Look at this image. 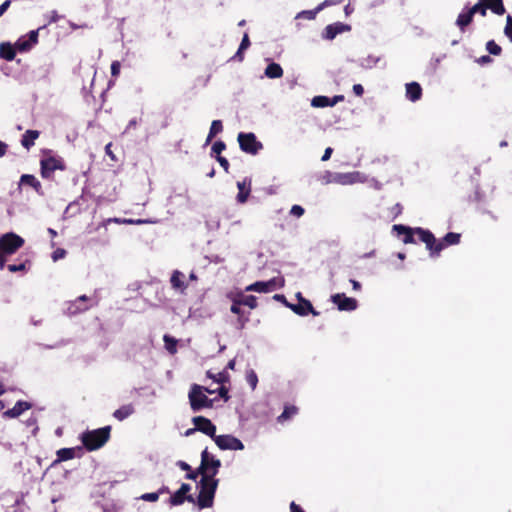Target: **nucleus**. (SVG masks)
Segmentation results:
<instances>
[{
  "mask_svg": "<svg viewBox=\"0 0 512 512\" xmlns=\"http://www.w3.org/2000/svg\"><path fill=\"white\" fill-rule=\"evenodd\" d=\"M112 143H108L106 146H105V153L106 155H108L112 160H116L115 158V155L114 153L112 152Z\"/></svg>",
  "mask_w": 512,
  "mask_h": 512,
  "instance_id": "nucleus-59",
  "label": "nucleus"
},
{
  "mask_svg": "<svg viewBox=\"0 0 512 512\" xmlns=\"http://www.w3.org/2000/svg\"><path fill=\"white\" fill-rule=\"evenodd\" d=\"M204 387L194 384L192 385L190 392H189V402L191 409L194 412L200 411L203 408H212L213 407V399L208 398L204 394Z\"/></svg>",
  "mask_w": 512,
  "mask_h": 512,
  "instance_id": "nucleus-6",
  "label": "nucleus"
},
{
  "mask_svg": "<svg viewBox=\"0 0 512 512\" xmlns=\"http://www.w3.org/2000/svg\"><path fill=\"white\" fill-rule=\"evenodd\" d=\"M30 266H31V261L28 259H25L24 261H22L18 264H8L5 267H7L9 272L16 273V272H26Z\"/></svg>",
  "mask_w": 512,
  "mask_h": 512,
  "instance_id": "nucleus-34",
  "label": "nucleus"
},
{
  "mask_svg": "<svg viewBox=\"0 0 512 512\" xmlns=\"http://www.w3.org/2000/svg\"><path fill=\"white\" fill-rule=\"evenodd\" d=\"M82 447H72V448H61L56 452L57 458L52 463V466L57 465L60 462L68 461L76 457L77 452H81Z\"/></svg>",
  "mask_w": 512,
  "mask_h": 512,
  "instance_id": "nucleus-20",
  "label": "nucleus"
},
{
  "mask_svg": "<svg viewBox=\"0 0 512 512\" xmlns=\"http://www.w3.org/2000/svg\"><path fill=\"white\" fill-rule=\"evenodd\" d=\"M240 149L247 154L256 155L263 149V144L252 132H240L237 136Z\"/></svg>",
  "mask_w": 512,
  "mask_h": 512,
  "instance_id": "nucleus-7",
  "label": "nucleus"
},
{
  "mask_svg": "<svg viewBox=\"0 0 512 512\" xmlns=\"http://www.w3.org/2000/svg\"><path fill=\"white\" fill-rule=\"evenodd\" d=\"M60 16L57 11L53 10L47 15V25L58 22Z\"/></svg>",
  "mask_w": 512,
  "mask_h": 512,
  "instance_id": "nucleus-50",
  "label": "nucleus"
},
{
  "mask_svg": "<svg viewBox=\"0 0 512 512\" xmlns=\"http://www.w3.org/2000/svg\"><path fill=\"white\" fill-rule=\"evenodd\" d=\"M422 96V88L417 82H410L406 84V97L412 101H418Z\"/></svg>",
  "mask_w": 512,
  "mask_h": 512,
  "instance_id": "nucleus-26",
  "label": "nucleus"
},
{
  "mask_svg": "<svg viewBox=\"0 0 512 512\" xmlns=\"http://www.w3.org/2000/svg\"><path fill=\"white\" fill-rule=\"evenodd\" d=\"M321 10H318V6L313 9V10H304V11H301L300 13L297 14L296 18L297 19H300V18H305V19H308V20H313L315 19L317 13H319Z\"/></svg>",
  "mask_w": 512,
  "mask_h": 512,
  "instance_id": "nucleus-43",
  "label": "nucleus"
},
{
  "mask_svg": "<svg viewBox=\"0 0 512 512\" xmlns=\"http://www.w3.org/2000/svg\"><path fill=\"white\" fill-rule=\"evenodd\" d=\"M19 185H28L32 187L38 195H44L40 181L32 174H23L20 177Z\"/></svg>",
  "mask_w": 512,
  "mask_h": 512,
  "instance_id": "nucleus-21",
  "label": "nucleus"
},
{
  "mask_svg": "<svg viewBox=\"0 0 512 512\" xmlns=\"http://www.w3.org/2000/svg\"><path fill=\"white\" fill-rule=\"evenodd\" d=\"M311 105L317 108L332 106L331 98L327 96H315L311 101Z\"/></svg>",
  "mask_w": 512,
  "mask_h": 512,
  "instance_id": "nucleus-36",
  "label": "nucleus"
},
{
  "mask_svg": "<svg viewBox=\"0 0 512 512\" xmlns=\"http://www.w3.org/2000/svg\"><path fill=\"white\" fill-rule=\"evenodd\" d=\"M40 174L43 179L53 180L56 170H66V164L62 157L53 154L50 149L41 151Z\"/></svg>",
  "mask_w": 512,
  "mask_h": 512,
  "instance_id": "nucleus-2",
  "label": "nucleus"
},
{
  "mask_svg": "<svg viewBox=\"0 0 512 512\" xmlns=\"http://www.w3.org/2000/svg\"><path fill=\"white\" fill-rule=\"evenodd\" d=\"M277 288V279L272 278L269 281H257L246 287V291H255L258 293H267Z\"/></svg>",
  "mask_w": 512,
  "mask_h": 512,
  "instance_id": "nucleus-18",
  "label": "nucleus"
},
{
  "mask_svg": "<svg viewBox=\"0 0 512 512\" xmlns=\"http://www.w3.org/2000/svg\"><path fill=\"white\" fill-rule=\"evenodd\" d=\"M44 27H46V25L36 30H31L28 34L21 36L15 42L18 52L22 53L31 50V48L38 43L39 30Z\"/></svg>",
  "mask_w": 512,
  "mask_h": 512,
  "instance_id": "nucleus-12",
  "label": "nucleus"
},
{
  "mask_svg": "<svg viewBox=\"0 0 512 512\" xmlns=\"http://www.w3.org/2000/svg\"><path fill=\"white\" fill-rule=\"evenodd\" d=\"M31 408V404L26 401H17L13 408L8 409L4 412V416L7 418H16L20 416L24 411Z\"/></svg>",
  "mask_w": 512,
  "mask_h": 512,
  "instance_id": "nucleus-24",
  "label": "nucleus"
},
{
  "mask_svg": "<svg viewBox=\"0 0 512 512\" xmlns=\"http://www.w3.org/2000/svg\"><path fill=\"white\" fill-rule=\"evenodd\" d=\"M505 36L512 42V16L506 17V25L504 27Z\"/></svg>",
  "mask_w": 512,
  "mask_h": 512,
  "instance_id": "nucleus-45",
  "label": "nucleus"
},
{
  "mask_svg": "<svg viewBox=\"0 0 512 512\" xmlns=\"http://www.w3.org/2000/svg\"><path fill=\"white\" fill-rule=\"evenodd\" d=\"M140 499L143 501H148V502H156L159 499V493H157V492L145 493L140 496Z\"/></svg>",
  "mask_w": 512,
  "mask_h": 512,
  "instance_id": "nucleus-47",
  "label": "nucleus"
},
{
  "mask_svg": "<svg viewBox=\"0 0 512 512\" xmlns=\"http://www.w3.org/2000/svg\"><path fill=\"white\" fill-rule=\"evenodd\" d=\"M217 162L220 164V166L224 169L226 173L229 172V162L228 160L223 156H216Z\"/></svg>",
  "mask_w": 512,
  "mask_h": 512,
  "instance_id": "nucleus-53",
  "label": "nucleus"
},
{
  "mask_svg": "<svg viewBox=\"0 0 512 512\" xmlns=\"http://www.w3.org/2000/svg\"><path fill=\"white\" fill-rule=\"evenodd\" d=\"M110 434L111 426H105L83 432L80 436V440L88 451H95L103 447L108 442Z\"/></svg>",
  "mask_w": 512,
  "mask_h": 512,
  "instance_id": "nucleus-3",
  "label": "nucleus"
},
{
  "mask_svg": "<svg viewBox=\"0 0 512 512\" xmlns=\"http://www.w3.org/2000/svg\"><path fill=\"white\" fill-rule=\"evenodd\" d=\"M16 45L11 44L10 42H1L0 43V58L6 61H12L15 59L17 52Z\"/></svg>",
  "mask_w": 512,
  "mask_h": 512,
  "instance_id": "nucleus-23",
  "label": "nucleus"
},
{
  "mask_svg": "<svg viewBox=\"0 0 512 512\" xmlns=\"http://www.w3.org/2000/svg\"><path fill=\"white\" fill-rule=\"evenodd\" d=\"M213 440L221 450H243L244 444L232 435H215Z\"/></svg>",
  "mask_w": 512,
  "mask_h": 512,
  "instance_id": "nucleus-11",
  "label": "nucleus"
},
{
  "mask_svg": "<svg viewBox=\"0 0 512 512\" xmlns=\"http://www.w3.org/2000/svg\"><path fill=\"white\" fill-rule=\"evenodd\" d=\"M191 490V486L187 483H183L180 488L174 492L169 498V503L171 506H179L182 505L185 501L194 503V498L192 495H188Z\"/></svg>",
  "mask_w": 512,
  "mask_h": 512,
  "instance_id": "nucleus-13",
  "label": "nucleus"
},
{
  "mask_svg": "<svg viewBox=\"0 0 512 512\" xmlns=\"http://www.w3.org/2000/svg\"><path fill=\"white\" fill-rule=\"evenodd\" d=\"M353 92L356 96L361 97L364 94V88L361 84H354L353 85Z\"/></svg>",
  "mask_w": 512,
  "mask_h": 512,
  "instance_id": "nucleus-56",
  "label": "nucleus"
},
{
  "mask_svg": "<svg viewBox=\"0 0 512 512\" xmlns=\"http://www.w3.org/2000/svg\"><path fill=\"white\" fill-rule=\"evenodd\" d=\"M25 243V240L14 232L0 236V269L6 266L7 257L16 253Z\"/></svg>",
  "mask_w": 512,
  "mask_h": 512,
  "instance_id": "nucleus-4",
  "label": "nucleus"
},
{
  "mask_svg": "<svg viewBox=\"0 0 512 512\" xmlns=\"http://www.w3.org/2000/svg\"><path fill=\"white\" fill-rule=\"evenodd\" d=\"M344 100L343 95H335L333 98H331V104L332 106L336 105L338 102H341Z\"/></svg>",
  "mask_w": 512,
  "mask_h": 512,
  "instance_id": "nucleus-64",
  "label": "nucleus"
},
{
  "mask_svg": "<svg viewBox=\"0 0 512 512\" xmlns=\"http://www.w3.org/2000/svg\"><path fill=\"white\" fill-rule=\"evenodd\" d=\"M298 413V408L296 406H285L282 414L280 416H278V421L279 422H284L288 419H290L291 417H293L294 415H296Z\"/></svg>",
  "mask_w": 512,
  "mask_h": 512,
  "instance_id": "nucleus-37",
  "label": "nucleus"
},
{
  "mask_svg": "<svg viewBox=\"0 0 512 512\" xmlns=\"http://www.w3.org/2000/svg\"><path fill=\"white\" fill-rule=\"evenodd\" d=\"M192 423L195 426V430L202 432L212 439L216 435V426L211 422L210 419L204 416H195L192 419Z\"/></svg>",
  "mask_w": 512,
  "mask_h": 512,
  "instance_id": "nucleus-16",
  "label": "nucleus"
},
{
  "mask_svg": "<svg viewBox=\"0 0 512 512\" xmlns=\"http://www.w3.org/2000/svg\"><path fill=\"white\" fill-rule=\"evenodd\" d=\"M298 303L291 304L287 303L286 307L290 308L295 314L299 316H306L311 313L314 316H318L319 312L316 311L309 300L304 298L300 292L297 293Z\"/></svg>",
  "mask_w": 512,
  "mask_h": 512,
  "instance_id": "nucleus-9",
  "label": "nucleus"
},
{
  "mask_svg": "<svg viewBox=\"0 0 512 512\" xmlns=\"http://www.w3.org/2000/svg\"><path fill=\"white\" fill-rule=\"evenodd\" d=\"M246 381L250 385L251 389L254 390L258 384V376L253 369L246 372Z\"/></svg>",
  "mask_w": 512,
  "mask_h": 512,
  "instance_id": "nucleus-41",
  "label": "nucleus"
},
{
  "mask_svg": "<svg viewBox=\"0 0 512 512\" xmlns=\"http://www.w3.org/2000/svg\"><path fill=\"white\" fill-rule=\"evenodd\" d=\"M163 341L165 343V348L170 354H175L177 352V340L170 336L164 335Z\"/></svg>",
  "mask_w": 512,
  "mask_h": 512,
  "instance_id": "nucleus-38",
  "label": "nucleus"
},
{
  "mask_svg": "<svg viewBox=\"0 0 512 512\" xmlns=\"http://www.w3.org/2000/svg\"><path fill=\"white\" fill-rule=\"evenodd\" d=\"M184 278L185 276L182 272L175 270L170 278L172 288L184 292V290L187 288V285L184 282Z\"/></svg>",
  "mask_w": 512,
  "mask_h": 512,
  "instance_id": "nucleus-28",
  "label": "nucleus"
},
{
  "mask_svg": "<svg viewBox=\"0 0 512 512\" xmlns=\"http://www.w3.org/2000/svg\"><path fill=\"white\" fill-rule=\"evenodd\" d=\"M290 512H305V511L295 502H291Z\"/></svg>",
  "mask_w": 512,
  "mask_h": 512,
  "instance_id": "nucleus-62",
  "label": "nucleus"
},
{
  "mask_svg": "<svg viewBox=\"0 0 512 512\" xmlns=\"http://www.w3.org/2000/svg\"><path fill=\"white\" fill-rule=\"evenodd\" d=\"M343 0H325L318 5V10H323L325 7L338 5L342 3Z\"/></svg>",
  "mask_w": 512,
  "mask_h": 512,
  "instance_id": "nucleus-51",
  "label": "nucleus"
},
{
  "mask_svg": "<svg viewBox=\"0 0 512 512\" xmlns=\"http://www.w3.org/2000/svg\"><path fill=\"white\" fill-rule=\"evenodd\" d=\"M350 30V25L342 22H335L325 27L322 36L326 40H333L337 35L344 32H349Z\"/></svg>",
  "mask_w": 512,
  "mask_h": 512,
  "instance_id": "nucleus-17",
  "label": "nucleus"
},
{
  "mask_svg": "<svg viewBox=\"0 0 512 512\" xmlns=\"http://www.w3.org/2000/svg\"><path fill=\"white\" fill-rule=\"evenodd\" d=\"M226 149V144L219 140V141H216L212 148H211V152L212 154H216V156H220L221 152L224 151Z\"/></svg>",
  "mask_w": 512,
  "mask_h": 512,
  "instance_id": "nucleus-44",
  "label": "nucleus"
},
{
  "mask_svg": "<svg viewBox=\"0 0 512 512\" xmlns=\"http://www.w3.org/2000/svg\"><path fill=\"white\" fill-rule=\"evenodd\" d=\"M89 301L90 299L86 295L79 296L74 301L67 303L66 313L73 316L87 311L91 307Z\"/></svg>",
  "mask_w": 512,
  "mask_h": 512,
  "instance_id": "nucleus-15",
  "label": "nucleus"
},
{
  "mask_svg": "<svg viewBox=\"0 0 512 512\" xmlns=\"http://www.w3.org/2000/svg\"><path fill=\"white\" fill-rule=\"evenodd\" d=\"M223 131V124L221 120H213L210 126V130L206 139V144L212 141V139Z\"/></svg>",
  "mask_w": 512,
  "mask_h": 512,
  "instance_id": "nucleus-33",
  "label": "nucleus"
},
{
  "mask_svg": "<svg viewBox=\"0 0 512 512\" xmlns=\"http://www.w3.org/2000/svg\"><path fill=\"white\" fill-rule=\"evenodd\" d=\"M221 466V462L219 459H216L214 456L210 455L207 448L204 449L201 453V464L198 467V472L201 473L202 477L205 475L212 476L213 478L218 473V470Z\"/></svg>",
  "mask_w": 512,
  "mask_h": 512,
  "instance_id": "nucleus-8",
  "label": "nucleus"
},
{
  "mask_svg": "<svg viewBox=\"0 0 512 512\" xmlns=\"http://www.w3.org/2000/svg\"><path fill=\"white\" fill-rule=\"evenodd\" d=\"M67 252L65 249L63 248H57L56 250L53 251L52 253V259L54 261H58L62 258H64L66 256Z\"/></svg>",
  "mask_w": 512,
  "mask_h": 512,
  "instance_id": "nucleus-49",
  "label": "nucleus"
},
{
  "mask_svg": "<svg viewBox=\"0 0 512 512\" xmlns=\"http://www.w3.org/2000/svg\"><path fill=\"white\" fill-rule=\"evenodd\" d=\"M40 136V132L38 130H27L23 135L21 139V145L29 150L31 147L34 146L35 140L38 139Z\"/></svg>",
  "mask_w": 512,
  "mask_h": 512,
  "instance_id": "nucleus-27",
  "label": "nucleus"
},
{
  "mask_svg": "<svg viewBox=\"0 0 512 512\" xmlns=\"http://www.w3.org/2000/svg\"><path fill=\"white\" fill-rule=\"evenodd\" d=\"M469 10L473 14V16L476 13H479L481 16L484 17V16H486V13H487V10L485 8L483 0H478V2L474 6L470 7Z\"/></svg>",
  "mask_w": 512,
  "mask_h": 512,
  "instance_id": "nucleus-42",
  "label": "nucleus"
},
{
  "mask_svg": "<svg viewBox=\"0 0 512 512\" xmlns=\"http://www.w3.org/2000/svg\"><path fill=\"white\" fill-rule=\"evenodd\" d=\"M473 17L474 16L469 9L462 11L457 17L456 25L461 31H465V28L472 23Z\"/></svg>",
  "mask_w": 512,
  "mask_h": 512,
  "instance_id": "nucleus-31",
  "label": "nucleus"
},
{
  "mask_svg": "<svg viewBox=\"0 0 512 512\" xmlns=\"http://www.w3.org/2000/svg\"><path fill=\"white\" fill-rule=\"evenodd\" d=\"M250 46V40L247 33L244 34L242 41L240 43V50H246Z\"/></svg>",
  "mask_w": 512,
  "mask_h": 512,
  "instance_id": "nucleus-55",
  "label": "nucleus"
},
{
  "mask_svg": "<svg viewBox=\"0 0 512 512\" xmlns=\"http://www.w3.org/2000/svg\"><path fill=\"white\" fill-rule=\"evenodd\" d=\"M135 412L133 404H126L114 411L113 417L118 421H123Z\"/></svg>",
  "mask_w": 512,
  "mask_h": 512,
  "instance_id": "nucleus-30",
  "label": "nucleus"
},
{
  "mask_svg": "<svg viewBox=\"0 0 512 512\" xmlns=\"http://www.w3.org/2000/svg\"><path fill=\"white\" fill-rule=\"evenodd\" d=\"M241 304L237 298H234L232 301V305L230 307V311L236 315H238V326L240 329H243L246 323L249 321V315H244V311L241 309Z\"/></svg>",
  "mask_w": 512,
  "mask_h": 512,
  "instance_id": "nucleus-22",
  "label": "nucleus"
},
{
  "mask_svg": "<svg viewBox=\"0 0 512 512\" xmlns=\"http://www.w3.org/2000/svg\"><path fill=\"white\" fill-rule=\"evenodd\" d=\"M393 230L396 231L398 235H404L403 242L405 244L416 243L414 235L417 234V228H411L402 224H396L393 225Z\"/></svg>",
  "mask_w": 512,
  "mask_h": 512,
  "instance_id": "nucleus-19",
  "label": "nucleus"
},
{
  "mask_svg": "<svg viewBox=\"0 0 512 512\" xmlns=\"http://www.w3.org/2000/svg\"><path fill=\"white\" fill-rule=\"evenodd\" d=\"M112 221L116 222V223H128V224H143V223H147L148 222L147 220H142V219H137V220L124 219V220H120L118 218L108 219L106 222L110 223Z\"/></svg>",
  "mask_w": 512,
  "mask_h": 512,
  "instance_id": "nucleus-46",
  "label": "nucleus"
},
{
  "mask_svg": "<svg viewBox=\"0 0 512 512\" xmlns=\"http://www.w3.org/2000/svg\"><path fill=\"white\" fill-rule=\"evenodd\" d=\"M241 305L248 306L250 309L257 307V298L253 295H246L237 298Z\"/></svg>",
  "mask_w": 512,
  "mask_h": 512,
  "instance_id": "nucleus-39",
  "label": "nucleus"
},
{
  "mask_svg": "<svg viewBox=\"0 0 512 512\" xmlns=\"http://www.w3.org/2000/svg\"><path fill=\"white\" fill-rule=\"evenodd\" d=\"M177 465L183 471H190L191 470V466L188 463L184 462V461H178Z\"/></svg>",
  "mask_w": 512,
  "mask_h": 512,
  "instance_id": "nucleus-61",
  "label": "nucleus"
},
{
  "mask_svg": "<svg viewBox=\"0 0 512 512\" xmlns=\"http://www.w3.org/2000/svg\"><path fill=\"white\" fill-rule=\"evenodd\" d=\"M217 486V479L204 474L200 480V491L197 497V505L200 509L212 507Z\"/></svg>",
  "mask_w": 512,
  "mask_h": 512,
  "instance_id": "nucleus-5",
  "label": "nucleus"
},
{
  "mask_svg": "<svg viewBox=\"0 0 512 512\" xmlns=\"http://www.w3.org/2000/svg\"><path fill=\"white\" fill-rule=\"evenodd\" d=\"M305 213V210L302 206L300 205H293L290 209V214L293 215V216H296V217H301L303 216Z\"/></svg>",
  "mask_w": 512,
  "mask_h": 512,
  "instance_id": "nucleus-48",
  "label": "nucleus"
},
{
  "mask_svg": "<svg viewBox=\"0 0 512 512\" xmlns=\"http://www.w3.org/2000/svg\"><path fill=\"white\" fill-rule=\"evenodd\" d=\"M265 76L270 79L281 78L283 76V69L278 63L272 62L266 67Z\"/></svg>",
  "mask_w": 512,
  "mask_h": 512,
  "instance_id": "nucleus-32",
  "label": "nucleus"
},
{
  "mask_svg": "<svg viewBox=\"0 0 512 512\" xmlns=\"http://www.w3.org/2000/svg\"><path fill=\"white\" fill-rule=\"evenodd\" d=\"M10 5H11V0H5L0 5V17L7 11V9L10 7Z\"/></svg>",
  "mask_w": 512,
  "mask_h": 512,
  "instance_id": "nucleus-57",
  "label": "nucleus"
},
{
  "mask_svg": "<svg viewBox=\"0 0 512 512\" xmlns=\"http://www.w3.org/2000/svg\"><path fill=\"white\" fill-rule=\"evenodd\" d=\"M491 61L492 59L489 55H483L478 59V63L480 64L490 63Z\"/></svg>",
  "mask_w": 512,
  "mask_h": 512,
  "instance_id": "nucleus-63",
  "label": "nucleus"
},
{
  "mask_svg": "<svg viewBox=\"0 0 512 512\" xmlns=\"http://www.w3.org/2000/svg\"><path fill=\"white\" fill-rule=\"evenodd\" d=\"M486 50L494 56H499L502 53V48L494 41L489 40L486 43Z\"/></svg>",
  "mask_w": 512,
  "mask_h": 512,
  "instance_id": "nucleus-40",
  "label": "nucleus"
},
{
  "mask_svg": "<svg viewBox=\"0 0 512 512\" xmlns=\"http://www.w3.org/2000/svg\"><path fill=\"white\" fill-rule=\"evenodd\" d=\"M188 473L186 474V479H189V480H196L198 475L201 474L200 472H198V469L195 470V471H187Z\"/></svg>",
  "mask_w": 512,
  "mask_h": 512,
  "instance_id": "nucleus-58",
  "label": "nucleus"
},
{
  "mask_svg": "<svg viewBox=\"0 0 512 512\" xmlns=\"http://www.w3.org/2000/svg\"><path fill=\"white\" fill-rule=\"evenodd\" d=\"M367 178L359 171H352L347 173H335L332 181L341 185H352L355 183H364Z\"/></svg>",
  "mask_w": 512,
  "mask_h": 512,
  "instance_id": "nucleus-10",
  "label": "nucleus"
},
{
  "mask_svg": "<svg viewBox=\"0 0 512 512\" xmlns=\"http://www.w3.org/2000/svg\"><path fill=\"white\" fill-rule=\"evenodd\" d=\"M331 301L340 311H353L358 306V302L355 298L347 297L344 293L332 295Z\"/></svg>",
  "mask_w": 512,
  "mask_h": 512,
  "instance_id": "nucleus-14",
  "label": "nucleus"
},
{
  "mask_svg": "<svg viewBox=\"0 0 512 512\" xmlns=\"http://www.w3.org/2000/svg\"><path fill=\"white\" fill-rule=\"evenodd\" d=\"M207 377L213 379L215 382L224 385L230 381V375L226 370H223L217 374H213L207 371Z\"/></svg>",
  "mask_w": 512,
  "mask_h": 512,
  "instance_id": "nucleus-35",
  "label": "nucleus"
},
{
  "mask_svg": "<svg viewBox=\"0 0 512 512\" xmlns=\"http://www.w3.org/2000/svg\"><path fill=\"white\" fill-rule=\"evenodd\" d=\"M217 392L219 394V396L224 399L225 401H227L230 396H229V390L226 386L224 385H221L218 389H217Z\"/></svg>",
  "mask_w": 512,
  "mask_h": 512,
  "instance_id": "nucleus-52",
  "label": "nucleus"
},
{
  "mask_svg": "<svg viewBox=\"0 0 512 512\" xmlns=\"http://www.w3.org/2000/svg\"><path fill=\"white\" fill-rule=\"evenodd\" d=\"M121 64L119 61H113L111 64V75L117 77L120 74Z\"/></svg>",
  "mask_w": 512,
  "mask_h": 512,
  "instance_id": "nucleus-54",
  "label": "nucleus"
},
{
  "mask_svg": "<svg viewBox=\"0 0 512 512\" xmlns=\"http://www.w3.org/2000/svg\"><path fill=\"white\" fill-rule=\"evenodd\" d=\"M416 233L419 236V240L425 243L431 257L438 256L444 248L458 244L461 239V234L449 232L442 239L436 240L431 231L421 227H417Z\"/></svg>",
  "mask_w": 512,
  "mask_h": 512,
  "instance_id": "nucleus-1",
  "label": "nucleus"
},
{
  "mask_svg": "<svg viewBox=\"0 0 512 512\" xmlns=\"http://www.w3.org/2000/svg\"><path fill=\"white\" fill-rule=\"evenodd\" d=\"M239 192L237 194V201L239 203H245L251 192V180L244 179L242 182L237 183Z\"/></svg>",
  "mask_w": 512,
  "mask_h": 512,
  "instance_id": "nucleus-25",
  "label": "nucleus"
},
{
  "mask_svg": "<svg viewBox=\"0 0 512 512\" xmlns=\"http://www.w3.org/2000/svg\"><path fill=\"white\" fill-rule=\"evenodd\" d=\"M332 152H333V149L331 147L326 148L325 151H324V154H323V156L321 158V160L322 161L329 160L330 157H331Z\"/></svg>",
  "mask_w": 512,
  "mask_h": 512,
  "instance_id": "nucleus-60",
  "label": "nucleus"
},
{
  "mask_svg": "<svg viewBox=\"0 0 512 512\" xmlns=\"http://www.w3.org/2000/svg\"><path fill=\"white\" fill-rule=\"evenodd\" d=\"M486 10H491L496 15H504L506 9L503 0H483Z\"/></svg>",
  "mask_w": 512,
  "mask_h": 512,
  "instance_id": "nucleus-29",
  "label": "nucleus"
}]
</instances>
